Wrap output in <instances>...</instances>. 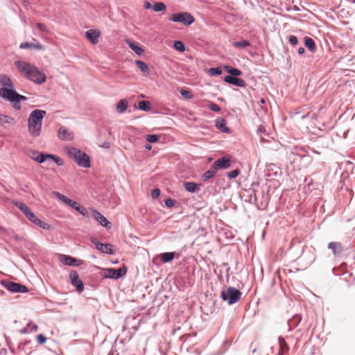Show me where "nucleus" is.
<instances>
[{"mask_svg": "<svg viewBox=\"0 0 355 355\" xmlns=\"http://www.w3.org/2000/svg\"><path fill=\"white\" fill-rule=\"evenodd\" d=\"M17 69L28 80L37 83L42 84L46 80V75L40 71L35 66L21 60L14 62Z\"/></svg>", "mask_w": 355, "mask_h": 355, "instance_id": "obj_1", "label": "nucleus"}, {"mask_svg": "<svg viewBox=\"0 0 355 355\" xmlns=\"http://www.w3.org/2000/svg\"><path fill=\"white\" fill-rule=\"evenodd\" d=\"M46 112L45 110H35L29 115L28 130L32 137H38L42 131V119Z\"/></svg>", "mask_w": 355, "mask_h": 355, "instance_id": "obj_2", "label": "nucleus"}, {"mask_svg": "<svg viewBox=\"0 0 355 355\" xmlns=\"http://www.w3.org/2000/svg\"><path fill=\"white\" fill-rule=\"evenodd\" d=\"M0 85L2 86L3 89H7L8 91L10 90L12 92V94H9V97L11 98V103L15 110H20V101H26L27 98L25 96L17 93L14 89L11 79L6 74H1L0 76Z\"/></svg>", "mask_w": 355, "mask_h": 355, "instance_id": "obj_3", "label": "nucleus"}, {"mask_svg": "<svg viewBox=\"0 0 355 355\" xmlns=\"http://www.w3.org/2000/svg\"><path fill=\"white\" fill-rule=\"evenodd\" d=\"M65 152L78 165L84 168L90 167V159L85 153L73 147L65 148Z\"/></svg>", "mask_w": 355, "mask_h": 355, "instance_id": "obj_4", "label": "nucleus"}, {"mask_svg": "<svg viewBox=\"0 0 355 355\" xmlns=\"http://www.w3.org/2000/svg\"><path fill=\"white\" fill-rule=\"evenodd\" d=\"M241 292L234 287H228L221 292L222 299L230 304L237 302L241 299Z\"/></svg>", "mask_w": 355, "mask_h": 355, "instance_id": "obj_5", "label": "nucleus"}, {"mask_svg": "<svg viewBox=\"0 0 355 355\" xmlns=\"http://www.w3.org/2000/svg\"><path fill=\"white\" fill-rule=\"evenodd\" d=\"M30 156L32 159H35L39 163H42L46 159H51L53 160L58 166H62L64 164L61 158L53 155L39 153L37 152L33 151Z\"/></svg>", "mask_w": 355, "mask_h": 355, "instance_id": "obj_6", "label": "nucleus"}, {"mask_svg": "<svg viewBox=\"0 0 355 355\" xmlns=\"http://www.w3.org/2000/svg\"><path fill=\"white\" fill-rule=\"evenodd\" d=\"M169 19L175 22L182 23L187 26L191 24L195 21L192 15L187 12L173 14Z\"/></svg>", "mask_w": 355, "mask_h": 355, "instance_id": "obj_7", "label": "nucleus"}, {"mask_svg": "<svg viewBox=\"0 0 355 355\" xmlns=\"http://www.w3.org/2000/svg\"><path fill=\"white\" fill-rule=\"evenodd\" d=\"M127 269L125 267H122L119 269L109 268L105 272V277L107 278L119 279L125 275Z\"/></svg>", "mask_w": 355, "mask_h": 355, "instance_id": "obj_8", "label": "nucleus"}, {"mask_svg": "<svg viewBox=\"0 0 355 355\" xmlns=\"http://www.w3.org/2000/svg\"><path fill=\"white\" fill-rule=\"evenodd\" d=\"M19 48L21 49H32L36 51H42L45 49V46L39 42L36 39L33 38L32 42H26L20 44Z\"/></svg>", "mask_w": 355, "mask_h": 355, "instance_id": "obj_9", "label": "nucleus"}, {"mask_svg": "<svg viewBox=\"0 0 355 355\" xmlns=\"http://www.w3.org/2000/svg\"><path fill=\"white\" fill-rule=\"evenodd\" d=\"M69 279L72 285L76 287V290L78 293H81L84 289V285L79 279V275L76 271H72L69 274Z\"/></svg>", "mask_w": 355, "mask_h": 355, "instance_id": "obj_10", "label": "nucleus"}, {"mask_svg": "<svg viewBox=\"0 0 355 355\" xmlns=\"http://www.w3.org/2000/svg\"><path fill=\"white\" fill-rule=\"evenodd\" d=\"M90 211L93 218L102 226L110 228V223L107 220V219L103 216L99 211L95 210L94 209H90Z\"/></svg>", "mask_w": 355, "mask_h": 355, "instance_id": "obj_11", "label": "nucleus"}, {"mask_svg": "<svg viewBox=\"0 0 355 355\" xmlns=\"http://www.w3.org/2000/svg\"><path fill=\"white\" fill-rule=\"evenodd\" d=\"M5 287L11 292L14 293H26L28 292L26 286L15 282H7Z\"/></svg>", "mask_w": 355, "mask_h": 355, "instance_id": "obj_12", "label": "nucleus"}, {"mask_svg": "<svg viewBox=\"0 0 355 355\" xmlns=\"http://www.w3.org/2000/svg\"><path fill=\"white\" fill-rule=\"evenodd\" d=\"M93 243L95 245L96 249L100 250L101 252L109 254H114L115 253L113 245L111 244L102 243L98 241H93Z\"/></svg>", "mask_w": 355, "mask_h": 355, "instance_id": "obj_13", "label": "nucleus"}, {"mask_svg": "<svg viewBox=\"0 0 355 355\" xmlns=\"http://www.w3.org/2000/svg\"><path fill=\"white\" fill-rule=\"evenodd\" d=\"M54 195L62 202L68 205L71 207L75 209L76 211H78L80 208L81 207L76 201H73L63 194L59 193V192H54Z\"/></svg>", "mask_w": 355, "mask_h": 355, "instance_id": "obj_14", "label": "nucleus"}, {"mask_svg": "<svg viewBox=\"0 0 355 355\" xmlns=\"http://www.w3.org/2000/svg\"><path fill=\"white\" fill-rule=\"evenodd\" d=\"M231 163V157L228 156H225L222 158L217 159L213 164L214 168L218 170L220 168H227L230 166Z\"/></svg>", "mask_w": 355, "mask_h": 355, "instance_id": "obj_15", "label": "nucleus"}, {"mask_svg": "<svg viewBox=\"0 0 355 355\" xmlns=\"http://www.w3.org/2000/svg\"><path fill=\"white\" fill-rule=\"evenodd\" d=\"M100 35L101 32L94 29H90L85 33L86 38L93 44H96L98 42Z\"/></svg>", "mask_w": 355, "mask_h": 355, "instance_id": "obj_16", "label": "nucleus"}, {"mask_svg": "<svg viewBox=\"0 0 355 355\" xmlns=\"http://www.w3.org/2000/svg\"><path fill=\"white\" fill-rule=\"evenodd\" d=\"M224 80L225 82H227L228 83H230V84H232V85H236L239 87H244L245 86V81L243 80L236 78L235 76H227L225 77Z\"/></svg>", "mask_w": 355, "mask_h": 355, "instance_id": "obj_17", "label": "nucleus"}, {"mask_svg": "<svg viewBox=\"0 0 355 355\" xmlns=\"http://www.w3.org/2000/svg\"><path fill=\"white\" fill-rule=\"evenodd\" d=\"M58 137L62 140H72L73 139V133L69 132L64 127H61L58 131Z\"/></svg>", "mask_w": 355, "mask_h": 355, "instance_id": "obj_18", "label": "nucleus"}, {"mask_svg": "<svg viewBox=\"0 0 355 355\" xmlns=\"http://www.w3.org/2000/svg\"><path fill=\"white\" fill-rule=\"evenodd\" d=\"M328 248L331 250L335 255L339 254L343 252V247L340 243L331 242L328 245Z\"/></svg>", "mask_w": 355, "mask_h": 355, "instance_id": "obj_19", "label": "nucleus"}, {"mask_svg": "<svg viewBox=\"0 0 355 355\" xmlns=\"http://www.w3.org/2000/svg\"><path fill=\"white\" fill-rule=\"evenodd\" d=\"M60 261L67 266H76L78 261L76 259L67 255H62L60 258Z\"/></svg>", "mask_w": 355, "mask_h": 355, "instance_id": "obj_20", "label": "nucleus"}, {"mask_svg": "<svg viewBox=\"0 0 355 355\" xmlns=\"http://www.w3.org/2000/svg\"><path fill=\"white\" fill-rule=\"evenodd\" d=\"M135 64L137 67L140 69V71L144 74V75H148L149 73V67L148 65L141 60H136Z\"/></svg>", "mask_w": 355, "mask_h": 355, "instance_id": "obj_21", "label": "nucleus"}, {"mask_svg": "<svg viewBox=\"0 0 355 355\" xmlns=\"http://www.w3.org/2000/svg\"><path fill=\"white\" fill-rule=\"evenodd\" d=\"M160 259L164 263L170 262L173 260L175 257V252H165L159 255Z\"/></svg>", "mask_w": 355, "mask_h": 355, "instance_id": "obj_22", "label": "nucleus"}, {"mask_svg": "<svg viewBox=\"0 0 355 355\" xmlns=\"http://www.w3.org/2000/svg\"><path fill=\"white\" fill-rule=\"evenodd\" d=\"M216 125L218 128V129L224 132H229L230 131L229 128L226 126V121L223 119L216 120Z\"/></svg>", "mask_w": 355, "mask_h": 355, "instance_id": "obj_23", "label": "nucleus"}, {"mask_svg": "<svg viewBox=\"0 0 355 355\" xmlns=\"http://www.w3.org/2000/svg\"><path fill=\"white\" fill-rule=\"evenodd\" d=\"M279 353L281 355H283L284 353H286L288 351L289 347L284 338H279Z\"/></svg>", "mask_w": 355, "mask_h": 355, "instance_id": "obj_24", "label": "nucleus"}, {"mask_svg": "<svg viewBox=\"0 0 355 355\" xmlns=\"http://www.w3.org/2000/svg\"><path fill=\"white\" fill-rule=\"evenodd\" d=\"M15 123L14 118L7 116V115H5V114H0V125H3L6 123L10 124V123Z\"/></svg>", "mask_w": 355, "mask_h": 355, "instance_id": "obj_25", "label": "nucleus"}, {"mask_svg": "<svg viewBox=\"0 0 355 355\" xmlns=\"http://www.w3.org/2000/svg\"><path fill=\"white\" fill-rule=\"evenodd\" d=\"M128 107V102L125 99H121L117 104L116 110L119 113H123Z\"/></svg>", "mask_w": 355, "mask_h": 355, "instance_id": "obj_26", "label": "nucleus"}, {"mask_svg": "<svg viewBox=\"0 0 355 355\" xmlns=\"http://www.w3.org/2000/svg\"><path fill=\"white\" fill-rule=\"evenodd\" d=\"M13 204L18 207L24 214L25 216H27V214L31 211L30 209L23 202H14Z\"/></svg>", "mask_w": 355, "mask_h": 355, "instance_id": "obj_27", "label": "nucleus"}, {"mask_svg": "<svg viewBox=\"0 0 355 355\" xmlns=\"http://www.w3.org/2000/svg\"><path fill=\"white\" fill-rule=\"evenodd\" d=\"M216 171H217L216 168H214V165L212 164L211 168L208 170L207 172H205L204 173L203 177H202L203 180L205 181H207L209 179L213 178L215 175Z\"/></svg>", "mask_w": 355, "mask_h": 355, "instance_id": "obj_28", "label": "nucleus"}, {"mask_svg": "<svg viewBox=\"0 0 355 355\" xmlns=\"http://www.w3.org/2000/svg\"><path fill=\"white\" fill-rule=\"evenodd\" d=\"M225 69L229 73H230L232 76H239L241 74V71L239 69L236 68H232L230 66H225Z\"/></svg>", "mask_w": 355, "mask_h": 355, "instance_id": "obj_29", "label": "nucleus"}, {"mask_svg": "<svg viewBox=\"0 0 355 355\" xmlns=\"http://www.w3.org/2000/svg\"><path fill=\"white\" fill-rule=\"evenodd\" d=\"M184 188L187 191L193 193L197 191L198 185L194 182H188L184 183Z\"/></svg>", "mask_w": 355, "mask_h": 355, "instance_id": "obj_30", "label": "nucleus"}, {"mask_svg": "<svg viewBox=\"0 0 355 355\" xmlns=\"http://www.w3.org/2000/svg\"><path fill=\"white\" fill-rule=\"evenodd\" d=\"M232 45L238 49H244L250 45V43L248 40H243L240 42H234Z\"/></svg>", "mask_w": 355, "mask_h": 355, "instance_id": "obj_31", "label": "nucleus"}, {"mask_svg": "<svg viewBox=\"0 0 355 355\" xmlns=\"http://www.w3.org/2000/svg\"><path fill=\"white\" fill-rule=\"evenodd\" d=\"M9 94H12L10 90L8 91L7 89L0 88V96L11 103V98L9 97Z\"/></svg>", "mask_w": 355, "mask_h": 355, "instance_id": "obj_32", "label": "nucleus"}, {"mask_svg": "<svg viewBox=\"0 0 355 355\" xmlns=\"http://www.w3.org/2000/svg\"><path fill=\"white\" fill-rule=\"evenodd\" d=\"M305 46L310 50L313 51L315 48V44L311 37H306L304 41Z\"/></svg>", "mask_w": 355, "mask_h": 355, "instance_id": "obj_33", "label": "nucleus"}, {"mask_svg": "<svg viewBox=\"0 0 355 355\" xmlns=\"http://www.w3.org/2000/svg\"><path fill=\"white\" fill-rule=\"evenodd\" d=\"M129 46L137 55H141L144 51L141 47L135 43L131 42L129 44Z\"/></svg>", "mask_w": 355, "mask_h": 355, "instance_id": "obj_34", "label": "nucleus"}, {"mask_svg": "<svg viewBox=\"0 0 355 355\" xmlns=\"http://www.w3.org/2000/svg\"><path fill=\"white\" fill-rule=\"evenodd\" d=\"M153 10L155 12H160L166 10V6L162 2H157L153 5Z\"/></svg>", "mask_w": 355, "mask_h": 355, "instance_id": "obj_35", "label": "nucleus"}, {"mask_svg": "<svg viewBox=\"0 0 355 355\" xmlns=\"http://www.w3.org/2000/svg\"><path fill=\"white\" fill-rule=\"evenodd\" d=\"M149 102L146 101H139L138 107L140 110L147 111L150 110Z\"/></svg>", "mask_w": 355, "mask_h": 355, "instance_id": "obj_36", "label": "nucleus"}, {"mask_svg": "<svg viewBox=\"0 0 355 355\" xmlns=\"http://www.w3.org/2000/svg\"><path fill=\"white\" fill-rule=\"evenodd\" d=\"M33 223L44 230H47L49 227V226L47 223L41 220L37 217L35 219V221L33 222Z\"/></svg>", "mask_w": 355, "mask_h": 355, "instance_id": "obj_37", "label": "nucleus"}, {"mask_svg": "<svg viewBox=\"0 0 355 355\" xmlns=\"http://www.w3.org/2000/svg\"><path fill=\"white\" fill-rule=\"evenodd\" d=\"M222 73H223L222 69L220 67L210 68L208 69V73L211 76L220 75Z\"/></svg>", "mask_w": 355, "mask_h": 355, "instance_id": "obj_38", "label": "nucleus"}, {"mask_svg": "<svg viewBox=\"0 0 355 355\" xmlns=\"http://www.w3.org/2000/svg\"><path fill=\"white\" fill-rule=\"evenodd\" d=\"M174 48L180 52H183L185 51L184 44L181 41H175L174 42Z\"/></svg>", "mask_w": 355, "mask_h": 355, "instance_id": "obj_39", "label": "nucleus"}, {"mask_svg": "<svg viewBox=\"0 0 355 355\" xmlns=\"http://www.w3.org/2000/svg\"><path fill=\"white\" fill-rule=\"evenodd\" d=\"M159 137L156 135H148L146 137V140L150 143H155L157 141Z\"/></svg>", "mask_w": 355, "mask_h": 355, "instance_id": "obj_40", "label": "nucleus"}, {"mask_svg": "<svg viewBox=\"0 0 355 355\" xmlns=\"http://www.w3.org/2000/svg\"><path fill=\"white\" fill-rule=\"evenodd\" d=\"M36 340L40 345H43L46 341V338L43 334H39L36 336Z\"/></svg>", "mask_w": 355, "mask_h": 355, "instance_id": "obj_41", "label": "nucleus"}, {"mask_svg": "<svg viewBox=\"0 0 355 355\" xmlns=\"http://www.w3.org/2000/svg\"><path fill=\"white\" fill-rule=\"evenodd\" d=\"M239 173H240L239 170L236 169V170L228 172L227 177L231 179L236 178L239 175Z\"/></svg>", "mask_w": 355, "mask_h": 355, "instance_id": "obj_42", "label": "nucleus"}, {"mask_svg": "<svg viewBox=\"0 0 355 355\" xmlns=\"http://www.w3.org/2000/svg\"><path fill=\"white\" fill-rule=\"evenodd\" d=\"M180 94L185 98L190 99V98H191L193 97V95L191 94V93L189 91H188V90L182 89L180 91Z\"/></svg>", "mask_w": 355, "mask_h": 355, "instance_id": "obj_43", "label": "nucleus"}, {"mask_svg": "<svg viewBox=\"0 0 355 355\" xmlns=\"http://www.w3.org/2000/svg\"><path fill=\"white\" fill-rule=\"evenodd\" d=\"M36 26L38 28L39 30H40L42 32L48 33V28L43 23H36Z\"/></svg>", "mask_w": 355, "mask_h": 355, "instance_id": "obj_44", "label": "nucleus"}, {"mask_svg": "<svg viewBox=\"0 0 355 355\" xmlns=\"http://www.w3.org/2000/svg\"><path fill=\"white\" fill-rule=\"evenodd\" d=\"M209 107L210 110L214 112H219L220 111V107L217 104H216L214 103H211L209 104Z\"/></svg>", "mask_w": 355, "mask_h": 355, "instance_id": "obj_45", "label": "nucleus"}, {"mask_svg": "<svg viewBox=\"0 0 355 355\" xmlns=\"http://www.w3.org/2000/svg\"><path fill=\"white\" fill-rule=\"evenodd\" d=\"M160 195V190L159 189H155L151 192V197L153 199L157 198Z\"/></svg>", "mask_w": 355, "mask_h": 355, "instance_id": "obj_46", "label": "nucleus"}, {"mask_svg": "<svg viewBox=\"0 0 355 355\" xmlns=\"http://www.w3.org/2000/svg\"><path fill=\"white\" fill-rule=\"evenodd\" d=\"M297 38L296 36H294V35H291L290 37H289V42L292 44V45H296L297 44Z\"/></svg>", "mask_w": 355, "mask_h": 355, "instance_id": "obj_47", "label": "nucleus"}, {"mask_svg": "<svg viewBox=\"0 0 355 355\" xmlns=\"http://www.w3.org/2000/svg\"><path fill=\"white\" fill-rule=\"evenodd\" d=\"M26 216L27 217L28 219H29L33 223L35 221V219L37 218V216L32 211H30Z\"/></svg>", "mask_w": 355, "mask_h": 355, "instance_id": "obj_48", "label": "nucleus"}, {"mask_svg": "<svg viewBox=\"0 0 355 355\" xmlns=\"http://www.w3.org/2000/svg\"><path fill=\"white\" fill-rule=\"evenodd\" d=\"M80 214H82L83 216L85 217H87L88 216V213H87V211L85 208H83V207H80V209L78 211Z\"/></svg>", "mask_w": 355, "mask_h": 355, "instance_id": "obj_49", "label": "nucleus"}, {"mask_svg": "<svg viewBox=\"0 0 355 355\" xmlns=\"http://www.w3.org/2000/svg\"><path fill=\"white\" fill-rule=\"evenodd\" d=\"M165 205L168 207H171L174 205V200L172 199H167L165 200Z\"/></svg>", "mask_w": 355, "mask_h": 355, "instance_id": "obj_50", "label": "nucleus"}, {"mask_svg": "<svg viewBox=\"0 0 355 355\" xmlns=\"http://www.w3.org/2000/svg\"><path fill=\"white\" fill-rule=\"evenodd\" d=\"M144 7L145 9H149V8H150L152 7V5H151V3L150 2L146 1L144 3Z\"/></svg>", "mask_w": 355, "mask_h": 355, "instance_id": "obj_51", "label": "nucleus"}, {"mask_svg": "<svg viewBox=\"0 0 355 355\" xmlns=\"http://www.w3.org/2000/svg\"><path fill=\"white\" fill-rule=\"evenodd\" d=\"M298 53L299 54H303L304 53V49L303 47H300L298 49Z\"/></svg>", "mask_w": 355, "mask_h": 355, "instance_id": "obj_52", "label": "nucleus"}, {"mask_svg": "<svg viewBox=\"0 0 355 355\" xmlns=\"http://www.w3.org/2000/svg\"><path fill=\"white\" fill-rule=\"evenodd\" d=\"M261 102L262 104H264L265 103V100L264 99H261Z\"/></svg>", "mask_w": 355, "mask_h": 355, "instance_id": "obj_53", "label": "nucleus"}, {"mask_svg": "<svg viewBox=\"0 0 355 355\" xmlns=\"http://www.w3.org/2000/svg\"><path fill=\"white\" fill-rule=\"evenodd\" d=\"M33 329H34L35 330H36V329H37V325H34V326H33Z\"/></svg>", "mask_w": 355, "mask_h": 355, "instance_id": "obj_54", "label": "nucleus"}, {"mask_svg": "<svg viewBox=\"0 0 355 355\" xmlns=\"http://www.w3.org/2000/svg\"><path fill=\"white\" fill-rule=\"evenodd\" d=\"M146 148L150 149V146H146Z\"/></svg>", "mask_w": 355, "mask_h": 355, "instance_id": "obj_55", "label": "nucleus"}]
</instances>
